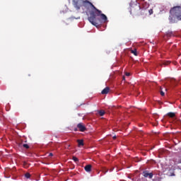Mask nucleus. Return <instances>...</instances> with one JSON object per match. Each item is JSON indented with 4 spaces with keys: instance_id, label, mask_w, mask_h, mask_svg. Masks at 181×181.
<instances>
[{
    "instance_id": "obj_1",
    "label": "nucleus",
    "mask_w": 181,
    "mask_h": 181,
    "mask_svg": "<svg viewBox=\"0 0 181 181\" xmlns=\"http://www.w3.org/2000/svg\"><path fill=\"white\" fill-rule=\"evenodd\" d=\"M83 11L86 9L87 11H89L90 16L88 17V21L93 25V26H98V25H101V19L102 21H107V16L103 13V11L98 10L95 6L93 5L91 2L88 0H84L83 4L81 8Z\"/></svg>"
},
{
    "instance_id": "obj_2",
    "label": "nucleus",
    "mask_w": 181,
    "mask_h": 181,
    "mask_svg": "<svg viewBox=\"0 0 181 181\" xmlns=\"http://www.w3.org/2000/svg\"><path fill=\"white\" fill-rule=\"evenodd\" d=\"M170 23H175L176 19L181 21V6H175L170 10L168 18Z\"/></svg>"
},
{
    "instance_id": "obj_3",
    "label": "nucleus",
    "mask_w": 181,
    "mask_h": 181,
    "mask_svg": "<svg viewBox=\"0 0 181 181\" xmlns=\"http://www.w3.org/2000/svg\"><path fill=\"white\" fill-rule=\"evenodd\" d=\"M143 11H145L144 9H141V5L139 4H130V13L133 16H141V15H144Z\"/></svg>"
},
{
    "instance_id": "obj_4",
    "label": "nucleus",
    "mask_w": 181,
    "mask_h": 181,
    "mask_svg": "<svg viewBox=\"0 0 181 181\" xmlns=\"http://www.w3.org/2000/svg\"><path fill=\"white\" fill-rule=\"evenodd\" d=\"M73 4L75 8L78 11V9L83 7L84 0H74Z\"/></svg>"
},
{
    "instance_id": "obj_5",
    "label": "nucleus",
    "mask_w": 181,
    "mask_h": 181,
    "mask_svg": "<svg viewBox=\"0 0 181 181\" xmlns=\"http://www.w3.org/2000/svg\"><path fill=\"white\" fill-rule=\"evenodd\" d=\"M77 128L78 129V131L81 132H84V131H87V128L86 126H84V124L83 123H79L77 124Z\"/></svg>"
},
{
    "instance_id": "obj_6",
    "label": "nucleus",
    "mask_w": 181,
    "mask_h": 181,
    "mask_svg": "<svg viewBox=\"0 0 181 181\" xmlns=\"http://www.w3.org/2000/svg\"><path fill=\"white\" fill-rule=\"evenodd\" d=\"M143 176L145 177H149V179H152L153 177V173L148 172V170H145L143 172Z\"/></svg>"
},
{
    "instance_id": "obj_7",
    "label": "nucleus",
    "mask_w": 181,
    "mask_h": 181,
    "mask_svg": "<svg viewBox=\"0 0 181 181\" xmlns=\"http://www.w3.org/2000/svg\"><path fill=\"white\" fill-rule=\"evenodd\" d=\"M174 162L175 163H181V154L178 153L177 156L174 158Z\"/></svg>"
},
{
    "instance_id": "obj_8",
    "label": "nucleus",
    "mask_w": 181,
    "mask_h": 181,
    "mask_svg": "<svg viewBox=\"0 0 181 181\" xmlns=\"http://www.w3.org/2000/svg\"><path fill=\"white\" fill-rule=\"evenodd\" d=\"M108 93H110V87H106L102 90L101 94H108Z\"/></svg>"
},
{
    "instance_id": "obj_9",
    "label": "nucleus",
    "mask_w": 181,
    "mask_h": 181,
    "mask_svg": "<svg viewBox=\"0 0 181 181\" xmlns=\"http://www.w3.org/2000/svg\"><path fill=\"white\" fill-rule=\"evenodd\" d=\"M91 165H87L85 166L84 169L86 170V172H90L91 170Z\"/></svg>"
},
{
    "instance_id": "obj_10",
    "label": "nucleus",
    "mask_w": 181,
    "mask_h": 181,
    "mask_svg": "<svg viewBox=\"0 0 181 181\" xmlns=\"http://www.w3.org/2000/svg\"><path fill=\"white\" fill-rule=\"evenodd\" d=\"M78 146H84V141L83 140H77Z\"/></svg>"
},
{
    "instance_id": "obj_11",
    "label": "nucleus",
    "mask_w": 181,
    "mask_h": 181,
    "mask_svg": "<svg viewBox=\"0 0 181 181\" xmlns=\"http://www.w3.org/2000/svg\"><path fill=\"white\" fill-rule=\"evenodd\" d=\"M167 115H168V117H170V118H173V117H175L176 116V115L175 114V112H168V113L167 114Z\"/></svg>"
},
{
    "instance_id": "obj_12",
    "label": "nucleus",
    "mask_w": 181,
    "mask_h": 181,
    "mask_svg": "<svg viewBox=\"0 0 181 181\" xmlns=\"http://www.w3.org/2000/svg\"><path fill=\"white\" fill-rule=\"evenodd\" d=\"M105 114V112L104 110L99 111V115H100V117L104 116Z\"/></svg>"
},
{
    "instance_id": "obj_13",
    "label": "nucleus",
    "mask_w": 181,
    "mask_h": 181,
    "mask_svg": "<svg viewBox=\"0 0 181 181\" xmlns=\"http://www.w3.org/2000/svg\"><path fill=\"white\" fill-rule=\"evenodd\" d=\"M131 53H132L133 54H134V56H138V53L136 52V49H133L131 51Z\"/></svg>"
},
{
    "instance_id": "obj_14",
    "label": "nucleus",
    "mask_w": 181,
    "mask_h": 181,
    "mask_svg": "<svg viewBox=\"0 0 181 181\" xmlns=\"http://www.w3.org/2000/svg\"><path fill=\"white\" fill-rule=\"evenodd\" d=\"M153 181H160V177L159 176L155 177Z\"/></svg>"
},
{
    "instance_id": "obj_15",
    "label": "nucleus",
    "mask_w": 181,
    "mask_h": 181,
    "mask_svg": "<svg viewBox=\"0 0 181 181\" xmlns=\"http://www.w3.org/2000/svg\"><path fill=\"white\" fill-rule=\"evenodd\" d=\"M72 159L74 162H78V158H77L76 156H73Z\"/></svg>"
},
{
    "instance_id": "obj_16",
    "label": "nucleus",
    "mask_w": 181,
    "mask_h": 181,
    "mask_svg": "<svg viewBox=\"0 0 181 181\" xmlns=\"http://www.w3.org/2000/svg\"><path fill=\"white\" fill-rule=\"evenodd\" d=\"M26 179H29L30 177V174L29 173H25V175Z\"/></svg>"
},
{
    "instance_id": "obj_17",
    "label": "nucleus",
    "mask_w": 181,
    "mask_h": 181,
    "mask_svg": "<svg viewBox=\"0 0 181 181\" xmlns=\"http://www.w3.org/2000/svg\"><path fill=\"white\" fill-rule=\"evenodd\" d=\"M148 13L149 15H152L153 13V9L151 8L150 10H148Z\"/></svg>"
},
{
    "instance_id": "obj_18",
    "label": "nucleus",
    "mask_w": 181,
    "mask_h": 181,
    "mask_svg": "<svg viewBox=\"0 0 181 181\" xmlns=\"http://www.w3.org/2000/svg\"><path fill=\"white\" fill-rule=\"evenodd\" d=\"M23 148H25V149H29V145L28 144H23Z\"/></svg>"
},
{
    "instance_id": "obj_19",
    "label": "nucleus",
    "mask_w": 181,
    "mask_h": 181,
    "mask_svg": "<svg viewBox=\"0 0 181 181\" xmlns=\"http://www.w3.org/2000/svg\"><path fill=\"white\" fill-rule=\"evenodd\" d=\"M173 35V33L172 32H168L167 34V36H172Z\"/></svg>"
},
{
    "instance_id": "obj_20",
    "label": "nucleus",
    "mask_w": 181,
    "mask_h": 181,
    "mask_svg": "<svg viewBox=\"0 0 181 181\" xmlns=\"http://www.w3.org/2000/svg\"><path fill=\"white\" fill-rule=\"evenodd\" d=\"M160 95H162V97H163V95H165V92L163 90H160Z\"/></svg>"
},
{
    "instance_id": "obj_21",
    "label": "nucleus",
    "mask_w": 181,
    "mask_h": 181,
    "mask_svg": "<svg viewBox=\"0 0 181 181\" xmlns=\"http://www.w3.org/2000/svg\"><path fill=\"white\" fill-rule=\"evenodd\" d=\"M125 76H127V77H129V76H131V74L129 72H126Z\"/></svg>"
},
{
    "instance_id": "obj_22",
    "label": "nucleus",
    "mask_w": 181,
    "mask_h": 181,
    "mask_svg": "<svg viewBox=\"0 0 181 181\" xmlns=\"http://www.w3.org/2000/svg\"><path fill=\"white\" fill-rule=\"evenodd\" d=\"M65 148H66V149H70V144H66V145L65 146Z\"/></svg>"
},
{
    "instance_id": "obj_23",
    "label": "nucleus",
    "mask_w": 181,
    "mask_h": 181,
    "mask_svg": "<svg viewBox=\"0 0 181 181\" xmlns=\"http://www.w3.org/2000/svg\"><path fill=\"white\" fill-rule=\"evenodd\" d=\"M74 131L75 132H77V131H78V129L77 128H74Z\"/></svg>"
},
{
    "instance_id": "obj_24",
    "label": "nucleus",
    "mask_w": 181,
    "mask_h": 181,
    "mask_svg": "<svg viewBox=\"0 0 181 181\" xmlns=\"http://www.w3.org/2000/svg\"><path fill=\"white\" fill-rule=\"evenodd\" d=\"M164 64H165V65L169 64V62H165Z\"/></svg>"
},
{
    "instance_id": "obj_25",
    "label": "nucleus",
    "mask_w": 181,
    "mask_h": 181,
    "mask_svg": "<svg viewBox=\"0 0 181 181\" xmlns=\"http://www.w3.org/2000/svg\"><path fill=\"white\" fill-rule=\"evenodd\" d=\"M49 156H53V153H50L49 154Z\"/></svg>"
},
{
    "instance_id": "obj_26",
    "label": "nucleus",
    "mask_w": 181,
    "mask_h": 181,
    "mask_svg": "<svg viewBox=\"0 0 181 181\" xmlns=\"http://www.w3.org/2000/svg\"><path fill=\"white\" fill-rule=\"evenodd\" d=\"M113 139H117V136H115L113 137Z\"/></svg>"
},
{
    "instance_id": "obj_27",
    "label": "nucleus",
    "mask_w": 181,
    "mask_h": 181,
    "mask_svg": "<svg viewBox=\"0 0 181 181\" xmlns=\"http://www.w3.org/2000/svg\"><path fill=\"white\" fill-rule=\"evenodd\" d=\"M123 80H125V76H123Z\"/></svg>"
}]
</instances>
